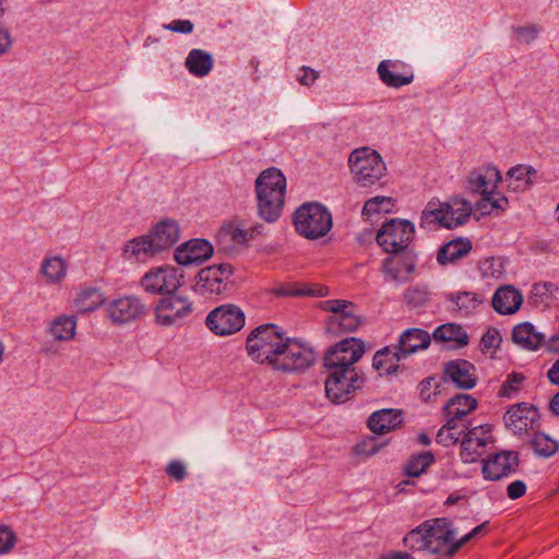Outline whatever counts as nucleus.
<instances>
[{
	"mask_svg": "<svg viewBox=\"0 0 559 559\" xmlns=\"http://www.w3.org/2000/svg\"><path fill=\"white\" fill-rule=\"evenodd\" d=\"M348 163L354 180L364 188L378 183L386 171L381 155L370 147H360L353 151Z\"/></svg>",
	"mask_w": 559,
	"mask_h": 559,
	"instance_id": "5",
	"label": "nucleus"
},
{
	"mask_svg": "<svg viewBox=\"0 0 559 559\" xmlns=\"http://www.w3.org/2000/svg\"><path fill=\"white\" fill-rule=\"evenodd\" d=\"M512 341L523 349L537 350L545 344V334L531 322H522L513 328Z\"/></svg>",
	"mask_w": 559,
	"mask_h": 559,
	"instance_id": "25",
	"label": "nucleus"
},
{
	"mask_svg": "<svg viewBox=\"0 0 559 559\" xmlns=\"http://www.w3.org/2000/svg\"><path fill=\"white\" fill-rule=\"evenodd\" d=\"M74 304L80 312L87 313L99 308L104 304V297L99 289L87 288L78 295Z\"/></svg>",
	"mask_w": 559,
	"mask_h": 559,
	"instance_id": "39",
	"label": "nucleus"
},
{
	"mask_svg": "<svg viewBox=\"0 0 559 559\" xmlns=\"http://www.w3.org/2000/svg\"><path fill=\"white\" fill-rule=\"evenodd\" d=\"M417 264V254L415 251L406 250L400 253H390L382 262V271L391 281L397 284H404L409 281Z\"/></svg>",
	"mask_w": 559,
	"mask_h": 559,
	"instance_id": "17",
	"label": "nucleus"
},
{
	"mask_svg": "<svg viewBox=\"0 0 559 559\" xmlns=\"http://www.w3.org/2000/svg\"><path fill=\"white\" fill-rule=\"evenodd\" d=\"M254 230H248L239 225L229 224L222 229V234L236 243L243 245L253 238Z\"/></svg>",
	"mask_w": 559,
	"mask_h": 559,
	"instance_id": "47",
	"label": "nucleus"
},
{
	"mask_svg": "<svg viewBox=\"0 0 559 559\" xmlns=\"http://www.w3.org/2000/svg\"><path fill=\"white\" fill-rule=\"evenodd\" d=\"M194 311L188 296L177 292L163 296L154 307L155 322L159 326H180Z\"/></svg>",
	"mask_w": 559,
	"mask_h": 559,
	"instance_id": "6",
	"label": "nucleus"
},
{
	"mask_svg": "<svg viewBox=\"0 0 559 559\" xmlns=\"http://www.w3.org/2000/svg\"><path fill=\"white\" fill-rule=\"evenodd\" d=\"M321 308L333 313L328 320V330L332 333L354 332L361 324V318L355 313L352 301L330 299L323 301Z\"/></svg>",
	"mask_w": 559,
	"mask_h": 559,
	"instance_id": "10",
	"label": "nucleus"
},
{
	"mask_svg": "<svg viewBox=\"0 0 559 559\" xmlns=\"http://www.w3.org/2000/svg\"><path fill=\"white\" fill-rule=\"evenodd\" d=\"M501 179V174L497 167L488 166L484 169H475L467 176L466 189L472 193L481 195L491 194Z\"/></svg>",
	"mask_w": 559,
	"mask_h": 559,
	"instance_id": "21",
	"label": "nucleus"
},
{
	"mask_svg": "<svg viewBox=\"0 0 559 559\" xmlns=\"http://www.w3.org/2000/svg\"><path fill=\"white\" fill-rule=\"evenodd\" d=\"M472 210L471 203L461 198H453L448 202L431 200L421 212L419 225L427 229H453L467 221Z\"/></svg>",
	"mask_w": 559,
	"mask_h": 559,
	"instance_id": "3",
	"label": "nucleus"
},
{
	"mask_svg": "<svg viewBox=\"0 0 559 559\" xmlns=\"http://www.w3.org/2000/svg\"><path fill=\"white\" fill-rule=\"evenodd\" d=\"M415 226L408 219L392 218L382 224L376 240L388 253H400L411 250L409 243L414 239Z\"/></svg>",
	"mask_w": 559,
	"mask_h": 559,
	"instance_id": "7",
	"label": "nucleus"
},
{
	"mask_svg": "<svg viewBox=\"0 0 559 559\" xmlns=\"http://www.w3.org/2000/svg\"><path fill=\"white\" fill-rule=\"evenodd\" d=\"M519 456L514 451H502L484 461L483 475L489 480H499L515 473Z\"/></svg>",
	"mask_w": 559,
	"mask_h": 559,
	"instance_id": "18",
	"label": "nucleus"
},
{
	"mask_svg": "<svg viewBox=\"0 0 559 559\" xmlns=\"http://www.w3.org/2000/svg\"><path fill=\"white\" fill-rule=\"evenodd\" d=\"M537 409L526 403H519L508 409L504 415L506 426L513 432L526 431L532 428Z\"/></svg>",
	"mask_w": 559,
	"mask_h": 559,
	"instance_id": "24",
	"label": "nucleus"
},
{
	"mask_svg": "<svg viewBox=\"0 0 559 559\" xmlns=\"http://www.w3.org/2000/svg\"><path fill=\"white\" fill-rule=\"evenodd\" d=\"M547 352L559 353V334L552 335L545 344Z\"/></svg>",
	"mask_w": 559,
	"mask_h": 559,
	"instance_id": "61",
	"label": "nucleus"
},
{
	"mask_svg": "<svg viewBox=\"0 0 559 559\" xmlns=\"http://www.w3.org/2000/svg\"><path fill=\"white\" fill-rule=\"evenodd\" d=\"M258 214L267 223L276 222L285 204L286 178L284 174L271 167L263 170L255 179Z\"/></svg>",
	"mask_w": 559,
	"mask_h": 559,
	"instance_id": "2",
	"label": "nucleus"
},
{
	"mask_svg": "<svg viewBox=\"0 0 559 559\" xmlns=\"http://www.w3.org/2000/svg\"><path fill=\"white\" fill-rule=\"evenodd\" d=\"M468 425L469 423L463 424L466 431L461 441L460 452V457L465 464L477 462L484 455L488 442L491 441V436L489 435L491 431L490 426L480 425L469 428Z\"/></svg>",
	"mask_w": 559,
	"mask_h": 559,
	"instance_id": "14",
	"label": "nucleus"
},
{
	"mask_svg": "<svg viewBox=\"0 0 559 559\" xmlns=\"http://www.w3.org/2000/svg\"><path fill=\"white\" fill-rule=\"evenodd\" d=\"M392 206V199L388 197H374L369 199L364 207H362V214L364 215H372V214H379V213H388L390 212Z\"/></svg>",
	"mask_w": 559,
	"mask_h": 559,
	"instance_id": "46",
	"label": "nucleus"
},
{
	"mask_svg": "<svg viewBox=\"0 0 559 559\" xmlns=\"http://www.w3.org/2000/svg\"><path fill=\"white\" fill-rule=\"evenodd\" d=\"M502 342V337L499 333V331L495 328L488 329L485 334L481 337V347L483 349L489 350V349H497L500 347V344Z\"/></svg>",
	"mask_w": 559,
	"mask_h": 559,
	"instance_id": "51",
	"label": "nucleus"
},
{
	"mask_svg": "<svg viewBox=\"0 0 559 559\" xmlns=\"http://www.w3.org/2000/svg\"><path fill=\"white\" fill-rule=\"evenodd\" d=\"M512 31L515 34L516 39L523 44H531L537 38L539 33V28L536 25L513 26Z\"/></svg>",
	"mask_w": 559,
	"mask_h": 559,
	"instance_id": "49",
	"label": "nucleus"
},
{
	"mask_svg": "<svg viewBox=\"0 0 559 559\" xmlns=\"http://www.w3.org/2000/svg\"><path fill=\"white\" fill-rule=\"evenodd\" d=\"M548 380L556 385H559V358L554 362L547 372Z\"/></svg>",
	"mask_w": 559,
	"mask_h": 559,
	"instance_id": "60",
	"label": "nucleus"
},
{
	"mask_svg": "<svg viewBox=\"0 0 559 559\" xmlns=\"http://www.w3.org/2000/svg\"><path fill=\"white\" fill-rule=\"evenodd\" d=\"M478 402L474 396L459 393L448 400V402L442 407V412L444 413L447 419H453L455 424H459V420L475 411Z\"/></svg>",
	"mask_w": 559,
	"mask_h": 559,
	"instance_id": "28",
	"label": "nucleus"
},
{
	"mask_svg": "<svg viewBox=\"0 0 559 559\" xmlns=\"http://www.w3.org/2000/svg\"><path fill=\"white\" fill-rule=\"evenodd\" d=\"M530 444L535 454L542 457H549L558 450V443L543 432H535L530 440Z\"/></svg>",
	"mask_w": 559,
	"mask_h": 559,
	"instance_id": "40",
	"label": "nucleus"
},
{
	"mask_svg": "<svg viewBox=\"0 0 559 559\" xmlns=\"http://www.w3.org/2000/svg\"><path fill=\"white\" fill-rule=\"evenodd\" d=\"M332 224L330 211L317 202L300 205L294 214L296 231L307 239L325 236L331 230Z\"/></svg>",
	"mask_w": 559,
	"mask_h": 559,
	"instance_id": "4",
	"label": "nucleus"
},
{
	"mask_svg": "<svg viewBox=\"0 0 559 559\" xmlns=\"http://www.w3.org/2000/svg\"><path fill=\"white\" fill-rule=\"evenodd\" d=\"M402 424V412L393 408H383L373 412L368 418L369 429L378 435L386 433Z\"/></svg>",
	"mask_w": 559,
	"mask_h": 559,
	"instance_id": "27",
	"label": "nucleus"
},
{
	"mask_svg": "<svg viewBox=\"0 0 559 559\" xmlns=\"http://www.w3.org/2000/svg\"><path fill=\"white\" fill-rule=\"evenodd\" d=\"M523 304V296L519 289L511 285L499 287L491 299L492 308L500 314H513Z\"/></svg>",
	"mask_w": 559,
	"mask_h": 559,
	"instance_id": "23",
	"label": "nucleus"
},
{
	"mask_svg": "<svg viewBox=\"0 0 559 559\" xmlns=\"http://www.w3.org/2000/svg\"><path fill=\"white\" fill-rule=\"evenodd\" d=\"M365 378L357 369L329 370L325 380L326 397L333 403H342L364 386Z\"/></svg>",
	"mask_w": 559,
	"mask_h": 559,
	"instance_id": "8",
	"label": "nucleus"
},
{
	"mask_svg": "<svg viewBox=\"0 0 559 559\" xmlns=\"http://www.w3.org/2000/svg\"><path fill=\"white\" fill-rule=\"evenodd\" d=\"M166 473L175 480L181 481L187 476L186 465L180 461H171L166 468Z\"/></svg>",
	"mask_w": 559,
	"mask_h": 559,
	"instance_id": "55",
	"label": "nucleus"
},
{
	"mask_svg": "<svg viewBox=\"0 0 559 559\" xmlns=\"http://www.w3.org/2000/svg\"><path fill=\"white\" fill-rule=\"evenodd\" d=\"M301 72H302V74L298 76V81L300 84L306 85V86L312 85L319 76L318 72H316L311 68L304 67L301 69Z\"/></svg>",
	"mask_w": 559,
	"mask_h": 559,
	"instance_id": "58",
	"label": "nucleus"
},
{
	"mask_svg": "<svg viewBox=\"0 0 559 559\" xmlns=\"http://www.w3.org/2000/svg\"><path fill=\"white\" fill-rule=\"evenodd\" d=\"M49 333L56 341L73 340L76 333V317L62 314L55 318L49 325Z\"/></svg>",
	"mask_w": 559,
	"mask_h": 559,
	"instance_id": "35",
	"label": "nucleus"
},
{
	"mask_svg": "<svg viewBox=\"0 0 559 559\" xmlns=\"http://www.w3.org/2000/svg\"><path fill=\"white\" fill-rule=\"evenodd\" d=\"M490 194L483 195L481 200L476 203V209L481 212V214H490L492 210H490Z\"/></svg>",
	"mask_w": 559,
	"mask_h": 559,
	"instance_id": "59",
	"label": "nucleus"
},
{
	"mask_svg": "<svg viewBox=\"0 0 559 559\" xmlns=\"http://www.w3.org/2000/svg\"><path fill=\"white\" fill-rule=\"evenodd\" d=\"M214 60L210 52L202 49H192L186 58L185 66L188 71L197 76L203 78L213 69Z\"/></svg>",
	"mask_w": 559,
	"mask_h": 559,
	"instance_id": "33",
	"label": "nucleus"
},
{
	"mask_svg": "<svg viewBox=\"0 0 559 559\" xmlns=\"http://www.w3.org/2000/svg\"><path fill=\"white\" fill-rule=\"evenodd\" d=\"M12 46V36L8 28L0 25V57L9 51Z\"/></svg>",
	"mask_w": 559,
	"mask_h": 559,
	"instance_id": "57",
	"label": "nucleus"
},
{
	"mask_svg": "<svg viewBox=\"0 0 559 559\" xmlns=\"http://www.w3.org/2000/svg\"><path fill=\"white\" fill-rule=\"evenodd\" d=\"M536 169L527 165H518L509 169L507 173V180L509 188L513 191H525L533 183V177L536 175Z\"/></svg>",
	"mask_w": 559,
	"mask_h": 559,
	"instance_id": "36",
	"label": "nucleus"
},
{
	"mask_svg": "<svg viewBox=\"0 0 559 559\" xmlns=\"http://www.w3.org/2000/svg\"><path fill=\"white\" fill-rule=\"evenodd\" d=\"M526 492V485L523 480H514L507 487V495L511 500L523 497Z\"/></svg>",
	"mask_w": 559,
	"mask_h": 559,
	"instance_id": "56",
	"label": "nucleus"
},
{
	"mask_svg": "<svg viewBox=\"0 0 559 559\" xmlns=\"http://www.w3.org/2000/svg\"><path fill=\"white\" fill-rule=\"evenodd\" d=\"M443 376L445 380H450L461 390H471L477 383L476 368L465 359H455L444 364Z\"/></svg>",
	"mask_w": 559,
	"mask_h": 559,
	"instance_id": "20",
	"label": "nucleus"
},
{
	"mask_svg": "<svg viewBox=\"0 0 559 559\" xmlns=\"http://www.w3.org/2000/svg\"><path fill=\"white\" fill-rule=\"evenodd\" d=\"M428 523H421L416 528L408 532L403 538V544L406 548L412 551H428L429 552V540L426 527Z\"/></svg>",
	"mask_w": 559,
	"mask_h": 559,
	"instance_id": "38",
	"label": "nucleus"
},
{
	"mask_svg": "<svg viewBox=\"0 0 559 559\" xmlns=\"http://www.w3.org/2000/svg\"><path fill=\"white\" fill-rule=\"evenodd\" d=\"M234 269L228 263L214 264L202 269L194 284V290L201 295H222L231 284Z\"/></svg>",
	"mask_w": 559,
	"mask_h": 559,
	"instance_id": "12",
	"label": "nucleus"
},
{
	"mask_svg": "<svg viewBox=\"0 0 559 559\" xmlns=\"http://www.w3.org/2000/svg\"><path fill=\"white\" fill-rule=\"evenodd\" d=\"M459 424H455L453 419H447L445 424L438 430L437 442L444 445H453L459 442L461 436L465 433L466 429H462L456 432Z\"/></svg>",
	"mask_w": 559,
	"mask_h": 559,
	"instance_id": "43",
	"label": "nucleus"
},
{
	"mask_svg": "<svg viewBox=\"0 0 559 559\" xmlns=\"http://www.w3.org/2000/svg\"><path fill=\"white\" fill-rule=\"evenodd\" d=\"M473 246L467 238H456L442 245L437 253V261L440 265L454 263L463 257L467 255Z\"/></svg>",
	"mask_w": 559,
	"mask_h": 559,
	"instance_id": "29",
	"label": "nucleus"
},
{
	"mask_svg": "<svg viewBox=\"0 0 559 559\" xmlns=\"http://www.w3.org/2000/svg\"><path fill=\"white\" fill-rule=\"evenodd\" d=\"M381 448L382 444H380L377 439L370 437L355 445V453L358 455L371 456L378 453Z\"/></svg>",
	"mask_w": 559,
	"mask_h": 559,
	"instance_id": "50",
	"label": "nucleus"
},
{
	"mask_svg": "<svg viewBox=\"0 0 559 559\" xmlns=\"http://www.w3.org/2000/svg\"><path fill=\"white\" fill-rule=\"evenodd\" d=\"M245 313L236 305L226 304L212 310L205 320L206 326L216 335H230L245 325Z\"/></svg>",
	"mask_w": 559,
	"mask_h": 559,
	"instance_id": "11",
	"label": "nucleus"
},
{
	"mask_svg": "<svg viewBox=\"0 0 559 559\" xmlns=\"http://www.w3.org/2000/svg\"><path fill=\"white\" fill-rule=\"evenodd\" d=\"M399 61L396 60H383L379 63L377 72L383 84L389 87L399 88L404 85H408L414 81V73L412 71L405 74H394L391 69H396Z\"/></svg>",
	"mask_w": 559,
	"mask_h": 559,
	"instance_id": "31",
	"label": "nucleus"
},
{
	"mask_svg": "<svg viewBox=\"0 0 559 559\" xmlns=\"http://www.w3.org/2000/svg\"><path fill=\"white\" fill-rule=\"evenodd\" d=\"M67 263L60 255L45 257L39 273L48 284H59L67 276Z\"/></svg>",
	"mask_w": 559,
	"mask_h": 559,
	"instance_id": "34",
	"label": "nucleus"
},
{
	"mask_svg": "<svg viewBox=\"0 0 559 559\" xmlns=\"http://www.w3.org/2000/svg\"><path fill=\"white\" fill-rule=\"evenodd\" d=\"M431 337L427 331L418 328H412L404 331L397 343L402 356H409L419 349H426L431 343Z\"/></svg>",
	"mask_w": 559,
	"mask_h": 559,
	"instance_id": "26",
	"label": "nucleus"
},
{
	"mask_svg": "<svg viewBox=\"0 0 559 559\" xmlns=\"http://www.w3.org/2000/svg\"><path fill=\"white\" fill-rule=\"evenodd\" d=\"M432 337L437 342L453 343V347L462 348L468 344L469 337L462 325L447 323L435 329Z\"/></svg>",
	"mask_w": 559,
	"mask_h": 559,
	"instance_id": "30",
	"label": "nucleus"
},
{
	"mask_svg": "<svg viewBox=\"0 0 559 559\" xmlns=\"http://www.w3.org/2000/svg\"><path fill=\"white\" fill-rule=\"evenodd\" d=\"M428 299V292L424 287L413 286L408 287L404 293V300L412 307H420Z\"/></svg>",
	"mask_w": 559,
	"mask_h": 559,
	"instance_id": "48",
	"label": "nucleus"
},
{
	"mask_svg": "<svg viewBox=\"0 0 559 559\" xmlns=\"http://www.w3.org/2000/svg\"><path fill=\"white\" fill-rule=\"evenodd\" d=\"M525 381V376L521 372L512 371L502 382L498 396L503 399H513L522 389Z\"/></svg>",
	"mask_w": 559,
	"mask_h": 559,
	"instance_id": "42",
	"label": "nucleus"
},
{
	"mask_svg": "<svg viewBox=\"0 0 559 559\" xmlns=\"http://www.w3.org/2000/svg\"><path fill=\"white\" fill-rule=\"evenodd\" d=\"M508 203H509V201L506 197H500L497 199H493L491 197L490 210H504L506 206L508 205Z\"/></svg>",
	"mask_w": 559,
	"mask_h": 559,
	"instance_id": "62",
	"label": "nucleus"
},
{
	"mask_svg": "<svg viewBox=\"0 0 559 559\" xmlns=\"http://www.w3.org/2000/svg\"><path fill=\"white\" fill-rule=\"evenodd\" d=\"M163 27L175 33L190 34L194 26L189 20H174L169 24H164Z\"/></svg>",
	"mask_w": 559,
	"mask_h": 559,
	"instance_id": "54",
	"label": "nucleus"
},
{
	"mask_svg": "<svg viewBox=\"0 0 559 559\" xmlns=\"http://www.w3.org/2000/svg\"><path fill=\"white\" fill-rule=\"evenodd\" d=\"M106 311L112 323L126 324L145 317L148 307L140 297L128 295L110 301Z\"/></svg>",
	"mask_w": 559,
	"mask_h": 559,
	"instance_id": "15",
	"label": "nucleus"
},
{
	"mask_svg": "<svg viewBox=\"0 0 559 559\" xmlns=\"http://www.w3.org/2000/svg\"><path fill=\"white\" fill-rule=\"evenodd\" d=\"M277 294L278 295H283V296H299V295H314L313 292H301V290H288V289H285V288H281L277 290Z\"/></svg>",
	"mask_w": 559,
	"mask_h": 559,
	"instance_id": "63",
	"label": "nucleus"
},
{
	"mask_svg": "<svg viewBox=\"0 0 559 559\" xmlns=\"http://www.w3.org/2000/svg\"><path fill=\"white\" fill-rule=\"evenodd\" d=\"M15 544V535L8 526H0V555L8 554Z\"/></svg>",
	"mask_w": 559,
	"mask_h": 559,
	"instance_id": "53",
	"label": "nucleus"
},
{
	"mask_svg": "<svg viewBox=\"0 0 559 559\" xmlns=\"http://www.w3.org/2000/svg\"><path fill=\"white\" fill-rule=\"evenodd\" d=\"M248 355L259 364H269L274 370L296 372L309 368L314 361L311 349L294 338L286 337L272 323L261 324L247 337Z\"/></svg>",
	"mask_w": 559,
	"mask_h": 559,
	"instance_id": "1",
	"label": "nucleus"
},
{
	"mask_svg": "<svg viewBox=\"0 0 559 559\" xmlns=\"http://www.w3.org/2000/svg\"><path fill=\"white\" fill-rule=\"evenodd\" d=\"M425 523L429 524V526L426 527L429 540V552L452 557L453 555L448 554V549L457 542L456 531L452 522L445 518H437L425 521Z\"/></svg>",
	"mask_w": 559,
	"mask_h": 559,
	"instance_id": "16",
	"label": "nucleus"
},
{
	"mask_svg": "<svg viewBox=\"0 0 559 559\" xmlns=\"http://www.w3.org/2000/svg\"><path fill=\"white\" fill-rule=\"evenodd\" d=\"M365 353V344L356 337H346L330 347L323 358L328 370L356 369L353 367Z\"/></svg>",
	"mask_w": 559,
	"mask_h": 559,
	"instance_id": "9",
	"label": "nucleus"
},
{
	"mask_svg": "<svg viewBox=\"0 0 559 559\" xmlns=\"http://www.w3.org/2000/svg\"><path fill=\"white\" fill-rule=\"evenodd\" d=\"M214 252L213 246L205 239H191L175 251V260L181 265L201 264L209 260Z\"/></svg>",
	"mask_w": 559,
	"mask_h": 559,
	"instance_id": "19",
	"label": "nucleus"
},
{
	"mask_svg": "<svg viewBox=\"0 0 559 559\" xmlns=\"http://www.w3.org/2000/svg\"><path fill=\"white\" fill-rule=\"evenodd\" d=\"M557 286L549 282L536 283L532 286L530 301L535 306L547 305Z\"/></svg>",
	"mask_w": 559,
	"mask_h": 559,
	"instance_id": "44",
	"label": "nucleus"
},
{
	"mask_svg": "<svg viewBox=\"0 0 559 559\" xmlns=\"http://www.w3.org/2000/svg\"><path fill=\"white\" fill-rule=\"evenodd\" d=\"M146 236L157 253L171 248L179 240L180 229L175 221L164 219L157 223Z\"/></svg>",
	"mask_w": 559,
	"mask_h": 559,
	"instance_id": "22",
	"label": "nucleus"
},
{
	"mask_svg": "<svg viewBox=\"0 0 559 559\" xmlns=\"http://www.w3.org/2000/svg\"><path fill=\"white\" fill-rule=\"evenodd\" d=\"M182 273L173 266H159L146 272L141 281V287L148 294L167 295L177 292L181 286Z\"/></svg>",
	"mask_w": 559,
	"mask_h": 559,
	"instance_id": "13",
	"label": "nucleus"
},
{
	"mask_svg": "<svg viewBox=\"0 0 559 559\" xmlns=\"http://www.w3.org/2000/svg\"><path fill=\"white\" fill-rule=\"evenodd\" d=\"M155 253L156 252L154 248L151 246L147 236L134 238L128 241L124 248V254L128 258H135L138 260L144 259Z\"/></svg>",
	"mask_w": 559,
	"mask_h": 559,
	"instance_id": "41",
	"label": "nucleus"
},
{
	"mask_svg": "<svg viewBox=\"0 0 559 559\" xmlns=\"http://www.w3.org/2000/svg\"><path fill=\"white\" fill-rule=\"evenodd\" d=\"M406 358L401 355V349L397 345L394 350L384 347L378 350L372 358V367L380 372V374H392L399 369V361Z\"/></svg>",
	"mask_w": 559,
	"mask_h": 559,
	"instance_id": "32",
	"label": "nucleus"
},
{
	"mask_svg": "<svg viewBox=\"0 0 559 559\" xmlns=\"http://www.w3.org/2000/svg\"><path fill=\"white\" fill-rule=\"evenodd\" d=\"M487 522L481 523L480 525L473 528L468 534L464 535L460 538L451 548L448 549L449 555H455L456 551L472 538L486 533Z\"/></svg>",
	"mask_w": 559,
	"mask_h": 559,
	"instance_id": "52",
	"label": "nucleus"
},
{
	"mask_svg": "<svg viewBox=\"0 0 559 559\" xmlns=\"http://www.w3.org/2000/svg\"><path fill=\"white\" fill-rule=\"evenodd\" d=\"M453 301L456 304L460 311H463L465 314L472 313L480 304H483L484 299L471 292L459 293Z\"/></svg>",
	"mask_w": 559,
	"mask_h": 559,
	"instance_id": "45",
	"label": "nucleus"
},
{
	"mask_svg": "<svg viewBox=\"0 0 559 559\" xmlns=\"http://www.w3.org/2000/svg\"><path fill=\"white\" fill-rule=\"evenodd\" d=\"M436 462L431 451H424L412 455L404 465V474L408 477H419Z\"/></svg>",
	"mask_w": 559,
	"mask_h": 559,
	"instance_id": "37",
	"label": "nucleus"
},
{
	"mask_svg": "<svg viewBox=\"0 0 559 559\" xmlns=\"http://www.w3.org/2000/svg\"><path fill=\"white\" fill-rule=\"evenodd\" d=\"M549 407L555 415L559 416V392L550 400Z\"/></svg>",
	"mask_w": 559,
	"mask_h": 559,
	"instance_id": "64",
	"label": "nucleus"
}]
</instances>
